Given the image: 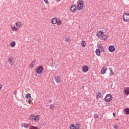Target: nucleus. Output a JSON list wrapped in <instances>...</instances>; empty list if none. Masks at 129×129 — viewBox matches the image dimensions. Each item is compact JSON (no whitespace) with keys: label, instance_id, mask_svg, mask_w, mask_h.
<instances>
[{"label":"nucleus","instance_id":"obj_31","mask_svg":"<svg viewBox=\"0 0 129 129\" xmlns=\"http://www.w3.org/2000/svg\"><path fill=\"white\" fill-rule=\"evenodd\" d=\"M49 107L51 109H53V108L55 107V105L54 104H51L50 105Z\"/></svg>","mask_w":129,"mask_h":129},{"label":"nucleus","instance_id":"obj_8","mask_svg":"<svg viewBox=\"0 0 129 129\" xmlns=\"http://www.w3.org/2000/svg\"><path fill=\"white\" fill-rule=\"evenodd\" d=\"M82 70L84 73H86L89 70V68L87 66H84L82 68Z\"/></svg>","mask_w":129,"mask_h":129},{"label":"nucleus","instance_id":"obj_2","mask_svg":"<svg viewBox=\"0 0 129 129\" xmlns=\"http://www.w3.org/2000/svg\"><path fill=\"white\" fill-rule=\"evenodd\" d=\"M77 4H78L77 10H78L79 11L82 10V9H83V7L84 6V3L83 2V1L78 0Z\"/></svg>","mask_w":129,"mask_h":129},{"label":"nucleus","instance_id":"obj_18","mask_svg":"<svg viewBox=\"0 0 129 129\" xmlns=\"http://www.w3.org/2000/svg\"><path fill=\"white\" fill-rule=\"evenodd\" d=\"M96 99H98V98H101V93L98 92L97 93L96 96Z\"/></svg>","mask_w":129,"mask_h":129},{"label":"nucleus","instance_id":"obj_5","mask_svg":"<svg viewBox=\"0 0 129 129\" xmlns=\"http://www.w3.org/2000/svg\"><path fill=\"white\" fill-rule=\"evenodd\" d=\"M43 70L44 68L43 67V66H40L36 69V73H37V74H41V73L43 72Z\"/></svg>","mask_w":129,"mask_h":129},{"label":"nucleus","instance_id":"obj_43","mask_svg":"<svg viewBox=\"0 0 129 129\" xmlns=\"http://www.w3.org/2000/svg\"><path fill=\"white\" fill-rule=\"evenodd\" d=\"M2 89V86H0V90Z\"/></svg>","mask_w":129,"mask_h":129},{"label":"nucleus","instance_id":"obj_42","mask_svg":"<svg viewBox=\"0 0 129 129\" xmlns=\"http://www.w3.org/2000/svg\"><path fill=\"white\" fill-rule=\"evenodd\" d=\"M51 65L53 66V67H54V64L53 63H52Z\"/></svg>","mask_w":129,"mask_h":129},{"label":"nucleus","instance_id":"obj_33","mask_svg":"<svg viewBox=\"0 0 129 129\" xmlns=\"http://www.w3.org/2000/svg\"><path fill=\"white\" fill-rule=\"evenodd\" d=\"M113 74V70H112V69H111L110 70V73H109V75H111V74Z\"/></svg>","mask_w":129,"mask_h":129},{"label":"nucleus","instance_id":"obj_16","mask_svg":"<svg viewBox=\"0 0 129 129\" xmlns=\"http://www.w3.org/2000/svg\"><path fill=\"white\" fill-rule=\"evenodd\" d=\"M16 26L17 28H21L22 26V23L20 21H18L16 23Z\"/></svg>","mask_w":129,"mask_h":129},{"label":"nucleus","instance_id":"obj_36","mask_svg":"<svg viewBox=\"0 0 129 129\" xmlns=\"http://www.w3.org/2000/svg\"><path fill=\"white\" fill-rule=\"evenodd\" d=\"M44 1L45 4H49V2L48 1V0H44Z\"/></svg>","mask_w":129,"mask_h":129},{"label":"nucleus","instance_id":"obj_22","mask_svg":"<svg viewBox=\"0 0 129 129\" xmlns=\"http://www.w3.org/2000/svg\"><path fill=\"white\" fill-rule=\"evenodd\" d=\"M31 96H32V94H31L30 93H28L26 95L25 97L27 98V99H30Z\"/></svg>","mask_w":129,"mask_h":129},{"label":"nucleus","instance_id":"obj_24","mask_svg":"<svg viewBox=\"0 0 129 129\" xmlns=\"http://www.w3.org/2000/svg\"><path fill=\"white\" fill-rule=\"evenodd\" d=\"M81 44L82 46H83L84 47H86V43H85V41H84V40H82L81 41Z\"/></svg>","mask_w":129,"mask_h":129},{"label":"nucleus","instance_id":"obj_29","mask_svg":"<svg viewBox=\"0 0 129 129\" xmlns=\"http://www.w3.org/2000/svg\"><path fill=\"white\" fill-rule=\"evenodd\" d=\"M23 126L24 127H25V128H28L29 127V125L28 124V123H24L23 124Z\"/></svg>","mask_w":129,"mask_h":129},{"label":"nucleus","instance_id":"obj_32","mask_svg":"<svg viewBox=\"0 0 129 129\" xmlns=\"http://www.w3.org/2000/svg\"><path fill=\"white\" fill-rule=\"evenodd\" d=\"M69 41H70V37H67L65 38V42H69Z\"/></svg>","mask_w":129,"mask_h":129},{"label":"nucleus","instance_id":"obj_26","mask_svg":"<svg viewBox=\"0 0 129 129\" xmlns=\"http://www.w3.org/2000/svg\"><path fill=\"white\" fill-rule=\"evenodd\" d=\"M35 117V115H31V116L29 117V119L31 121H34V118Z\"/></svg>","mask_w":129,"mask_h":129},{"label":"nucleus","instance_id":"obj_14","mask_svg":"<svg viewBox=\"0 0 129 129\" xmlns=\"http://www.w3.org/2000/svg\"><path fill=\"white\" fill-rule=\"evenodd\" d=\"M124 113H125V114H126V115L129 114V108H126L125 109H124L123 110Z\"/></svg>","mask_w":129,"mask_h":129},{"label":"nucleus","instance_id":"obj_41","mask_svg":"<svg viewBox=\"0 0 129 129\" xmlns=\"http://www.w3.org/2000/svg\"><path fill=\"white\" fill-rule=\"evenodd\" d=\"M56 2H60V0H55Z\"/></svg>","mask_w":129,"mask_h":129},{"label":"nucleus","instance_id":"obj_1","mask_svg":"<svg viewBox=\"0 0 129 129\" xmlns=\"http://www.w3.org/2000/svg\"><path fill=\"white\" fill-rule=\"evenodd\" d=\"M96 35L98 38L102 39L103 41H105L107 39V35L104 34V33L102 30H100L96 33Z\"/></svg>","mask_w":129,"mask_h":129},{"label":"nucleus","instance_id":"obj_34","mask_svg":"<svg viewBox=\"0 0 129 129\" xmlns=\"http://www.w3.org/2000/svg\"><path fill=\"white\" fill-rule=\"evenodd\" d=\"M94 117H95V118H98V115L97 114H94Z\"/></svg>","mask_w":129,"mask_h":129},{"label":"nucleus","instance_id":"obj_28","mask_svg":"<svg viewBox=\"0 0 129 129\" xmlns=\"http://www.w3.org/2000/svg\"><path fill=\"white\" fill-rule=\"evenodd\" d=\"M57 25V26H60V25H61V24H62V22L61 21V20H57V22H56Z\"/></svg>","mask_w":129,"mask_h":129},{"label":"nucleus","instance_id":"obj_37","mask_svg":"<svg viewBox=\"0 0 129 129\" xmlns=\"http://www.w3.org/2000/svg\"><path fill=\"white\" fill-rule=\"evenodd\" d=\"M13 93L15 95H16V94H17V91H14Z\"/></svg>","mask_w":129,"mask_h":129},{"label":"nucleus","instance_id":"obj_44","mask_svg":"<svg viewBox=\"0 0 129 129\" xmlns=\"http://www.w3.org/2000/svg\"><path fill=\"white\" fill-rule=\"evenodd\" d=\"M116 120H118V118H117V119H116Z\"/></svg>","mask_w":129,"mask_h":129},{"label":"nucleus","instance_id":"obj_10","mask_svg":"<svg viewBox=\"0 0 129 129\" xmlns=\"http://www.w3.org/2000/svg\"><path fill=\"white\" fill-rule=\"evenodd\" d=\"M106 70H107V69L106 68V67H103L101 70V74H105V72H106Z\"/></svg>","mask_w":129,"mask_h":129},{"label":"nucleus","instance_id":"obj_35","mask_svg":"<svg viewBox=\"0 0 129 129\" xmlns=\"http://www.w3.org/2000/svg\"><path fill=\"white\" fill-rule=\"evenodd\" d=\"M114 129H117V128H118V125H115L114 126Z\"/></svg>","mask_w":129,"mask_h":129},{"label":"nucleus","instance_id":"obj_6","mask_svg":"<svg viewBox=\"0 0 129 129\" xmlns=\"http://www.w3.org/2000/svg\"><path fill=\"white\" fill-rule=\"evenodd\" d=\"M98 50H99L102 53L104 52V49H103V46H102V44H97Z\"/></svg>","mask_w":129,"mask_h":129},{"label":"nucleus","instance_id":"obj_11","mask_svg":"<svg viewBox=\"0 0 129 129\" xmlns=\"http://www.w3.org/2000/svg\"><path fill=\"white\" fill-rule=\"evenodd\" d=\"M77 8H76V6L75 5H73L71 7V11L74 13V12H76Z\"/></svg>","mask_w":129,"mask_h":129},{"label":"nucleus","instance_id":"obj_3","mask_svg":"<svg viewBox=\"0 0 129 129\" xmlns=\"http://www.w3.org/2000/svg\"><path fill=\"white\" fill-rule=\"evenodd\" d=\"M112 95L110 94H108L104 98V100L105 102H109L111 100H112Z\"/></svg>","mask_w":129,"mask_h":129},{"label":"nucleus","instance_id":"obj_17","mask_svg":"<svg viewBox=\"0 0 129 129\" xmlns=\"http://www.w3.org/2000/svg\"><path fill=\"white\" fill-rule=\"evenodd\" d=\"M12 30L13 32H18V31H19V28L14 26L12 27Z\"/></svg>","mask_w":129,"mask_h":129},{"label":"nucleus","instance_id":"obj_21","mask_svg":"<svg viewBox=\"0 0 129 129\" xmlns=\"http://www.w3.org/2000/svg\"><path fill=\"white\" fill-rule=\"evenodd\" d=\"M100 50L99 49H97L96 50L95 53L97 56H100Z\"/></svg>","mask_w":129,"mask_h":129},{"label":"nucleus","instance_id":"obj_40","mask_svg":"<svg viewBox=\"0 0 129 129\" xmlns=\"http://www.w3.org/2000/svg\"><path fill=\"white\" fill-rule=\"evenodd\" d=\"M113 116H115V113H113Z\"/></svg>","mask_w":129,"mask_h":129},{"label":"nucleus","instance_id":"obj_30","mask_svg":"<svg viewBox=\"0 0 129 129\" xmlns=\"http://www.w3.org/2000/svg\"><path fill=\"white\" fill-rule=\"evenodd\" d=\"M29 129H38V127L35 126H31Z\"/></svg>","mask_w":129,"mask_h":129},{"label":"nucleus","instance_id":"obj_23","mask_svg":"<svg viewBox=\"0 0 129 129\" xmlns=\"http://www.w3.org/2000/svg\"><path fill=\"white\" fill-rule=\"evenodd\" d=\"M75 129H80V124H79V123L76 124Z\"/></svg>","mask_w":129,"mask_h":129},{"label":"nucleus","instance_id":"obj_12","mask_svg":"<svg viewBox=\"0 0 129 129\" xmlns=\"http://www.w3.org/2000/svg\"><path fill=\"white\" fill-rule=\"evenodd\" d=\"M58 19L56 18H54L51 20V23L53 24V25H56L57 24V21Z\"/></svg>","mask_w":129,"mask_h":129},{"label":"nucleus","instance_id":"obj_38","mask_svg":"<svg viewBox=\"0 0 129 129\" xmlns=\"http://www.w3.org/2000/svg\"><path fill=\"white\" fill-rule=\"evenodd\" d=\"M31 102H32V100L29 99V100H28V103H31Z\"/></svg>","mask_w":129,"mask_h":129},{"label":"nucleus","instance_id":"obj_9","mask_svg":"<svg viewBox=\"0 0 129 129\" xmlns=\"http://www.w3.org/2000/svg\"><path fill=\"white\" fill-rule=\"evenodd\" d=\"M123 92L124 94H126V95H128L129 94V87H126L124 88Z\"/></svg>","mask_w":129,"mask_h":129},{"label":"nucleus","instance_id":"obj_7","mask_svg":"<svg viewBox=\"0 0 129 129\" xmlns=\"http://www.w3.org/2000/svg\"><path fill=\"white\" fill-rule=\"evenodd\" d=\"M108 50L109 52L112 53V52H114V51H115V47H114V46L113 45H110L108 47Z\"/></svg>","mask_w":129,"mask_h":129},{"label":"nucleus","instance_id":"obj_20","mask_svg":"<svg viewBox=\"0 0 129 129\" xmlns=\"http://www.w3.org/2000/svg\"><path fill=\"white\" fill-rule=\"evenodd\" d=\"M10 46L12 48H14L16 46V42L15 41H12L10 44Z\"/></svg>","mask_w":129,"mask_h":129},{"label":"nucleus","instance_id":"obj_4","mask_svg":"<svg viewBox=\"0 0 129 129\" xmlns=\"http://www.w3.org/2000/svg\"><path fill=\"white\" fill-rule=\"evenodd\" d=\"M123 21L124 22H129V13H125L122 16Z\"/></svg>","mask_w":129,"mask_h":129},{"label":"nucleus","instance_id":"obj_39","mask_svg":"<svg viewBox=\"0 0 129 129\" xmlns=\"http://www.w3.org/2000/svg\"><path fill=\"white\" fill-rule=\"evenodd\" d=\"M48 102H49V103H52V100H49V101H48Z\"/></svg>","mask_w":129,"mask_h":129},{"label":"nucleus","instance_id":"obj_19","mask_svg":"<svg viewBox=\"0 0 129 129\" xmlns=\"http://www.w3.org/2000/svg\"><path fill=\"white\" fill-rule=\"evenodd\" d=\"M36 63V61L35 60H33L30 64V68H33L34 66H35V64Z\"/></svg>","mask_w":129,"mask_h":129},{"label":"nucleus","instance_id":"obj_15","mask_svg":"<svg viewBox=\"0 0 129 129\" xmlns=\"http://www.w3.org/2000/svg\"><path fill=\"white\" fill-rule=\"evenodd\" d=\"M55 80L57 83H60V80L61 79L58 76L55 77Z\"/></svg>","mask_w":129,"mask_h":129},{"label":"nucleus","instance_id":"obj_25","mask_svg":"<svg viewBox=\"0 0 129 129\" xmlns=\"http://www.w3.org/2000/svg\"><path fill=\"white\" fill-rule=\"evenodd\" d=\"M8 62L10 65H13V58L12 57H9L8 59Z\"/></svg>","mask_w":129,"mask_h":129},{"label":"nucleus","instance_id":"obj_13","mask_svg":"<svg viewBox=\"0 0 129 129\" xmlns=\"http://www.w3.org/2000/svg\"><path fill=\"white\" fill-rule=\"evenodd\" d=\"M39 118L40 116L39 115H37L36 116H34V120L35 121V122H37V121H39Z\"/></svg>","mask_w":129,"mask_h":129},{"label":"nucleus","instance_id":"obj_27","mask_svg":"<svg viewBox=\"0 0 129 129\" xmlns=\"http://www.w3.org/2000/svg\"><path fill=\"white\" fill-rule=\"evenodd\" d=\"M70 129H75V124L72 123L70 126Z\"/></svg>","mask_w":129,"mask_h":129}]
</instances>
